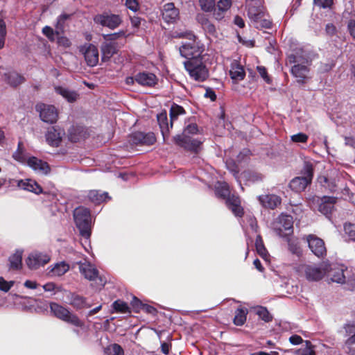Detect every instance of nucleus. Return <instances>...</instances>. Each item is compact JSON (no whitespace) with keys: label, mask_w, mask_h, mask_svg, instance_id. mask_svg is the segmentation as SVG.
I'll use <instances>...</instances> for the list:
<instances>
[{"label":"nucleus","mask_w":355,"mask_h":355,"mask_svg":"<svg viewBox=\"0 0 355 355\" xmlns=\"http://www.w3.org/2000/svg\"><path fill=\"white\" fill-rule=\"evenodd\" d=\"M325 269L327 282L342 284L349 291L355 289V268L343 264L326 263Z\"/></svg>","instance_id":"nucleus-1"},{"label":"nucleus","mask_w":355,"mask_h":355,"mask_svg":"<svg viewBox=\"0 0 355 355\" xmlns=\"http://www.w3.org/2000/svg\"><path fill=\"white\" fill-rule=\"evenodd\" d=\"M289 60L295 64L291 69L292 75L297 79L298 83L304 84L309 78V73L308 65L310 58L308 53L300 48L293 51L289 55Z\"/></svg>","instance_id":"nucleus-2"},{"label":"nucleus","mask_w":355,"mask_h":355,"mask_svg":"<svg viewBox=\"0 0 355 355\" xmlns=\"http://www.w3.org/2000/svg\"><path fill=\"white\" fill-rule=\"evenodd\" d=\"M175 37H186L189 40L183 43L180 47V53L182 57L187 58V60L200 58V56L203 51V49L199 42L196 41V36L193 33L182 32L177 33Z\"/></svg>","instance_id":"nucleus-3"},{"label":"nucleus","mask_w":355,"mask_h":355,"mask_svg":"<svg viewBox=\"0 0 355 355\" xmlns=\"http://www.w3.org/2000/svg\"><path fill=\"white\" fill-rule=\"evenodd\" d=\"M215 193L217 197L226 200L227 206L236 216H243V209L240 205V199L236 196H230V188L226 182H217L215 185Z\"/></svg>","instance_id":"nucleus-4"},{"label":"nucleus","mask_w":355,"mask_h":355,"mask_svg":"<svg viewBox=\"0 0 355 355\" xmlns=\"http://www.w3.org/2000/svg\"><path fill=\"white\" fill-rule=\"evenodd\" d=\"M73 218L81 236L89 239L91 234V216L89 209L83 207H77L73 211Z\"/></svg>","instance_id":"nucleus-5"},{"label":"nucleus","mask_w":355,"mask_h":355,"mask_svg":"<svg viewBox=\"0 0 355 355\" xmlns=\"http://www.w3.org/2000/svg\"><path fill=\"white\" fill-rule=\"evenodd\" d=\"M184 65L190 77L196 81L202 82L209 76V71L201 58L186 60Z\"/></svg>","instance_id":"nucleus-6"},{"label":"nucleus","mask_w":355,"mask_h":355,"mask_svg":"<svg viewBox=\"0 0 355 355\" xmlns=\"http://www.w3.org/2000/svg\"><path fill=\"white\" fill-rule=\"evenodd\" d=\"M50 309L56 318L75 327H84V322L76 315L71 313L67 308L55 302H52L50 304Z\"/></svg>","instance_id":"nucleus-7"},{"label":"nucleus","mask_w":355,"mask_h":355,"mask_svg":"<svg viewBox=\"0 0 355 355\" xmlns=\"http://www.w3.org/2000/svg\"><path fill=\"white\" fill-rule=\"evenodd\" d=\"M293 219L291 215L282 214L272 223V227L280 237H287L293 232Z\"/></svg>","instance_id":"nucleus-8"},{"label":"nucleus","mask_w":355,"mask_h":355,"mask_svg":"<svg viewBox=\"0 0 355 355\" xmlns=\"http://www.w3.org/2000/svg\"><path fill=\"white\" fill-rule=\"evenodd\" d=\"M303 239L308 243L312 253L318 258H323L327 254V249L324 241L314 234L304 236Z\"/></svg>","instance_id":"nucleus-9"},{"label":"nucleus","mask_w":355,"mask_h":355,"mask_svg":"<svg viewBox=\"0 0 355 355\" xmlns=\"http://www.w3.org/2000/svg\"><path fill=\"white\" fill-rule=\"evenodd\" d=\"M95 23L110 29L117 28L122 22V18L119 15L110 12H104L94 17Z\"/></svg>","instance_id":"nucleus-10"},{"label":"nucleus","mask_w":355,"mask_h":355,"mask_svg":"<svg viewBox=\"0 0 355 355\" xmlns=\"http://www.w3.org/2000/svg\"><path fill=\"white\" fill-rule=\"evenodd\" d=\"M175 143L191 153H198L202 146V141L193 137H181L178 135L173 138Z\"/></svg>","instance_id":"nucleus-11"},{"label":"nucleus","mask_w":355,"mask_h":355,"mask_svg":"<svg viewBox=\"0 0 355 355\" xmlns=\"http://www.w3.org/2000/svg\"><path fill=\"white\" fill-rule=\"evenodd\" d=\"M50 260L51 257L48 254L33 252L26 259V263L29 269L37 270L46 265Z\"/></svg>","instance_id":"nucleus-12"},{"label":"nucleus","mask_w":355,"mask_h":355,"mask_svg":"<svg viewBox=\"0 0 355 355\" xmlns=\"http://www.w3.org/2000/svg\"><path fill=\"white\" fill-rule=\"evenodd\" d=\"M79 271L84 277L89 281H99L100 286H104L105 281L99 276L98 270L89 262H80Z\"/></svg>","instance_id":"nucleus-13"},{"label":"nucleus","mask_w":355,"mask_h":355,"mask_svg":"<svg viewBox=\"0 0 355 355\" xmlns=\"http://www.w3.org/2000/svg\"><path fill=\"white\" fill-rule=\"evenodd\" d=\"M326 263H322L319 266L307 265L304 267V274L309 281L317 282L325 277Z\"/></svg>","instance_id":"nucleus-14"},{"label":"nucleus","mask_w":355,"mask_h":355,"mask_svg":"<svg viewBox=\"0 0 355 355\" xmlns=\"http://www.w3.org/2000/svg\"><path fill=\"white\" fill-rule=\"evenodd\" d=\"M129 141L132 144L137 146H150L155 142L156 138L154 133L150 132H136L130 136Z\"/></svg>","instance_id":"nucleus-15"},{"label":"nucleus","mask_w":355,"mask_h":355,"mask_svg":"<svg viewBox=\"0 0 355 355\" xmlns=\"http://www.w3.org/2000/svg\"><path fill=\"white\" fill-rule=\"evenodd\" d=\"M41 119L48 123H53L58 119V112L53 105L40 104L36 106Z\"/></svg>","instance_id":"nucleus-16"},{"label":"nucleus","mask_w":355,"mask_h":355,"mask_svg":"<svg viewBox=\"0 0 355 355\" xmlns=\"http://www.w3.org/2000/svg\"><path fill=\"white\" fill-rule=\"evenodd\" d=\"M135 82L143 87H153L158 83V78L153 73L144 71L135 74Z\"/></svg>","instance_id":"nucleus-17"},{"label":"nucleus","mask_w":355,"mask_h":355,"mask_svg":"<svg viewBox=\"0 0 355 355\" xmlns=\"http://www.w3.org/2000/svg\"><path fill=\"white\" fill-rule=\"evenodd\" d=\"M26 165L36 173L40 175H46L50 172V166L48 163L34 156L28 158Z\"/></svg>","instance_id":"nucleus-18"},{"label":"nucleus","mask_w":355,"mask_h":355,"mask_svg":"<svg viewBox=\"0 0 355 355\" xmlns=\"http://www.w3.org/2000/svg\"><path fill=\"white\" fill-rule=\"evenodd\" d=\"M64 135V132L60 128L51 127L46 134V139L51 146L58 147L60 144Z\"/></svg>","instance_id":"nucleus-19"},{"label":"nucleus","mask_w":355,"mask_h":355,"mask_svg":"<svg viewBox=\"0 0 355 355\" xmlns=\"http://www.w3.org/2000/svg\"><path fill=\"white\" fill-rule=\"evenodd\" d=\"M17 187L23 190L32 192L35 194L44 193L41 186L34 180L25 179L17 181Z\"/></svg>","instance_id":"nucleus-20"},{"label":"nucleus","mask_w":355,"mask_h":355,"mask_svg":"<svg viewBox=\"0 0 355 355\" xmlns=\"http://www.w3.org/2000/svg\"><path fill=\"white\" fill-rule=\"evenodd\" d=\"M179 16V10L173 3H168L164 6L162 10V18L166 23H173Z\"/></svg>","instance_id":"nucleus-21"},{"label":"nucleus","mask_w":355,"mask_h":355,"mask_svg":"<svg viewBox=\"0 0 355 355\" xmlns=\"http://www.w3.org/2000/svg\"><path fill=\"white\" fill-rule=\"evenodd\" d=\"M83 54L87 64L90 67L96 66L98 62V51L96 46L89 44L85 50Z\"/></svg>","instance_id":"nucleus-22"},{"label":"nucleus","mask_w":355,"mask_h":355,"mask_svg":"<svg viewBox=\"0 0 355 355\" xmlns=\"http://www.w3.org/2000/svg\"><path fill=\"white\" fill-rule=\"evenodd\" d=\"M260 203L265 207L275 209L281 204L282 199L275 194L261 195L258 197Z\"/></svg>","instance_id":"nucleus-23"},{"label":"nucleus","mask_w":355,"mask_h":355,"mask_svg":"<svg viewBox=\"0 0 355 355\" xmlns=\"http://www.w3.org/2000/svg\"><path fill=\"white\" fill-rule=\"evenodd\" d=\"M337 198L335 197L324 196L321 199V202L319 205V211L322 214L325 215L327 218L334 209V205L336 202Z\"/></svg>","instance_id":"nucleus-24"},{"label":"nucleus","mask_w":355,"mask_h":355,"mask_svg":"<svg viewBox=\"0 0 355 355\" xmlns=\"http://www.w3.org/2000/svg\"><path fill=\"white\" fill-rule=\"evenodd\" d=\"M230 75L232 80L237 83L244 79L245 72L243 66L234 60L231 64Z\"/></svg>","instance_id":"nucleus-25"},{"label":"nucleus","mask_w":355,"mask_h":355,"mask_svg":"<svg viewBox=\"0 0 355 355\" xmlns=\"http://www.w3.org/2000/svg\"><path fill=\"white\" fill-rule=\"evenodd\" d=\"M248 15L251 21H259V19L264 17V12L261 4H247Z\"/></svg>","instance_id":"nucleus-26"},{"label":"nucleus","mask_w":355,"mask_h":355,"mask_svg":"<svg viewBox=\"0 0 355 355\" xmlns=\"http://www.w3.org/2000/svg\"><path fill=\"white\" fill-rule=\"evenodd\" d=\"M311 182L309 178L296 177L290 182L289 187L295 192L299 193L303 191Z\"/></svg>","instance_id":"nucleus-27"},{"label":"nucleus","mask_w":355,"mask_h":355,"mask_svg":"<svg viewBox=\"0 0 355 355\" xmlns=\"http://www.w3.org/2000/svg\"><path fill=\"white\" fill-rule=\"evenodd\" d=\"M5 82L10 86L15 87L24 81V78L15 71H9L3 74Z\"/></svg>","instance_id":"nucleus-28"},{"label":"nucleus","mask_w":355,"mask_h":355,"mask_svg":"<svg viewBox=\"0 0 355 355\" xmlns=\"http://www.w3.org/2000/svg\"><path fill=\"white\" fill-rule=\"evenodd\" d=\"M157 119L163 138L165 140L168 136L170 128H172L168 123L166 112H162L157 114Z\"/></svg>","instance_id":"nucleus-29"},{"label":"nucleus","mask_w":355,"mask_h":355,"mask_svg":"<svg viewBox=\"0 0 355 355\" xmlns=\"http://www.w3.org/2000/svg\"><path fill=\"white\" fill-rule=\"evenodd\" d=\"M55 90L57 94L62 96L69 103L75 102L79 96L78 94L76 91L71 90L64 87H62V86L55 87Z\"/></svg>","instance_id":"nucleus-30"},{"label":"nucleus","mask_w":355,"mask_h":355,"mask_svg":"<svg viewBox=\"0 0 355 355\" xmlns=\"http://www.w3.org/2000/svg\"><path fill=\"white\" fill-rule=\"evenodd\" d=\"M48 269L50 275L59 277L63 275L69 270V266L65 262H59L53 266L49 267Z\"/></svg>","instance_id":"nucleus-31"},{"label":"nucleus","mask_w":355,"mask_h":355,"mask_svg":"<svg viewBox=\"0 0 355 355\" xmlns=\"http://www.w3.org/2000/svg\"><path fill=\"white\" fill-rule=\"evenodd\" d=\"M23 250H17L16 252L9 257L10 268L19 270L21 267Z\"/></svg>","instance_id":"nucleus-32"},{"label":"nucleus","mask_w":355,"mask_h":355,"mask_svg":"<svg viewBox=\"0 0 355 355\" xmlns=\"http://www.w3.org/2000/svg\"><path fill=\"white\" fill-rule=\"evenodd\" d=\"M70 304L77 309L89 308L92 306L87 302L86 298L78 295H72Z\"/></svg>","instance_id":"nucleus-33"},{"label":"nucleus","mask_w":355,"mask_h":355,"mask_svg":"<svg viewBox=\"0 0 355 355\" xmlns=\"http://www.w3.org/2000/svg\"><path fill=\"white\" fill-rule=\"evenodd\" d=\"M22 142L19 141L18 144L17 150L13 153V158L18 162L26 164L28 161V158L31 156H28L25 150L21 148Z\"/></svg>","instance_id":"nucleus-34"},{"label":"nucleus","mask_w":355,"mask_h":355,"mask_svg":"<svg viewBox=\"0 0 355 355\" xmlns=\"http://www.w3.org/2000/svg\"><path fill=\"white\" fill-rule=\"evenodd\" d=\"M108 193L107 192L100 193L98 191H90L88 193V198L96 204H100L108 198Z\"/></svg>","instance_id":"nucleus-35"},{"label":"nucleus","mask_w":355,"mask_h":355,"mask_svg":"<svg viewBox=\"0 0 355 355\" xmlns=\"http://www.w3.org/2000/svg\"><path fill=\"white\" fill-rule=\"evenodd\" d=\"M248 309L244 307L239 308L235 311L234 323L237 326L243 325L246 321Z\"/></svg>","instance_id":"nucleus-36"},{"label":"nucleus","mask_w":355,"mask_h":355,"mask_svg":"<svg viewBox=\"0 0 355 355\" xmlns=\"http://www.w3.org/2000/svg\"><path fill=\"white\" fill-rule=\"evenodd\" d=\"M184 110L182 106L177 104H173L170 109V118L171 122L170 125L173 127V122L177 119L179 115L184 114Z\"/></svg>","instance_id":"nucleus-37"},{"label":"nucleus","mask_w":355,"mask_h":355,"mask_svg":"<svg viewBox=\"0 0 355 355\" xmlns=\"http://www.w3.org/2000/svg\"><path fill=\"white\" fill-rule=\"evenodd\" d=\"M101 51L103 60L109 59L115 53V46L112 43H104L101 46Z\"/></svg>","instance_id":"nucleus-38"},{"label":"nucleus","mask_w":355,"mask_h":355,"mask_svg":"<svg viewBox=\"0 0 355 355\" xmlns=\"http://www.w3.org/2000/svg\"><path fill=\"white\" fill-rule=\"evenodd\" d=\"M112 308L116 313H130V307L128 304L122 300H118L113 302Z\"/></svg>","instance_id":"nucleus-39"},{"label":"nucleus","mask_w":355,"mask_h":355,"mask_svg":"<svg viewBox=\"0 0 355 355\" xmlns=\"http://www.w3.org/2000/svg\"><path fill=\"white\" fill-rule=\"evenodd\" d=\"M302 173L303 175V177L309 178V180L311 182L313 176V165L311 162L305 161L304 162Z\"/></svg>","instance_id":"nucleus-40"},{"label":"nucleus","mask_w":355,"mask_h":355,"mask_svg":"<svg viewBox=\"0 0 355 355\" xmlns=\"http://www.w3.org/2000/svg\"><path fill=\"white\" fill-rule=\"evenodd\" d=\"M243 177L246 179L247 181L252 183L261 182L263 178L262 174L254 171L245 172L243 173Z\"/></svg>","instance_id":"nucleus-41"},{"label":"nucleus","mask_w":355,"mask_h":355,"mask_svg":"<svg viewBox=\"0 0 355 355\" xmlns=\"http://www.w3.org/2000/svg\"><path fill=\"white\" fill-rule=\"evenodd\" d=\"M105 352L107 355H124L123 348L116 343L107 346L105 349Z\"/></svg>","instance_id":"nucleus-42"},{"label":"nucleus","mask_w":355,"mask_h":355,"mask_svg":"<svg viewBox=\"0 0 355 355\" xmlns=\"http://www.w3.org/2000/svg\"><path fill=\"white\" fill-rule=\"evenodd\" d=\"M198 132V125L195 123L188 125L183 130L181 137H193L192 136L196 135Z\"/></svg>","instance_id":"nucleus-43"},{"label":"nucleus","mask_w":355,"mask_h":355,"mask_svg":"<svg viewBox=\"0 0 355 355\" xmlns=\"http://www.w3.org/2000/svg\"><path fill=\"white\" fill-rule=\"evenodd\" d=\"M286 238L290 252L300 256L302 254V250L299 246L298 242L296 240L288 238V236Z\"/></svg>","instance_id":"nucleus-44"},{"label":"nucleus","mask_w":355,"mask_h":355,"mask_svg":"<svg viewBox=\"0 0 355 355\" xmlns=\"http://www.w3.org/2000/svg\"><path fill=\"white\" fill-rule=\"evenodd\" d=\"M255 246L258 254L261 257H265L267 255V250L264 247L263 241L260 235H258L256 238Z\"/></svg>","instance_id":"nucleus-45"},{"label":"nucleus","mask_w":355,"mask_h":355,"mask_svg":"<svg viewBox=\"0 0 355 355\" xmlns=\"http://www.w3.org/2000/svg\"><path fill=\"white\" fill-rule=\"evenodd\" d=\"M199 5L205 12H211L215 7V0H199Z\"/></svg>","instance_id":"nucleus-46"},{"label":"nucleus","mask_w":355,"mask_h":355,"mask_svg":"<svg viewBox=\"0 0 355 355\" xmlns=\"http://www.w3.org/2000/svg\"><path fill=\"white\" fill-rule=\"evenodd\" d=\"M257 314L259 315L260 318H261L265 322H269L272 320V317L269 313L268 311L266 308L263 306H259L257 309L256 311Z\"/></svg>","instance_id":"nucleus-47"},{"label":"nucleus","mask_w":355,"mask_h":355,"mask_svg":"<svg viewBox=\"0 0 355 355\" xmlns=\"http://www.w3.org/2000/svg\"><path fill=\"white\" fill-rule=\"evenodd\" d=\"M345 234L349 239L355 241V224H345L344 226Z\"/></svg>","instance_id":"nucleus-48"},{"label":"nucleus","mask_w":355,"mask_h":355,"mask_svg":"<svg viewBox=\"0 0 355 355\" xmlns=\"http://www.w3.org/2000/svg\"><path fill=\"white\" fill-rule=\"evenodd\" d=\"M313 3L320 8H331L334 4V0H313Z\"/></svg>","instance_id":"nucleus-49"},{"label":"nucleus","mask_w":355,"mask_h":355,"mask_svg":"<svg viewBox=\"0 0 355 355\" xmlns=\"http://www.w3.org/2000/svg\"><path fill=\"white\" fill-rule=\"evenodd\" d=\"M334 66L335 62L333 60H328L326 62H321L319 67V71L321 73H326L331 70Z\"/></svg>","instance_id":"nucleus-50"},{"label":"nucleus","mask_w":355,"mask_h":355,"mask_svg":"<svg viewBox=\"0 0 355 355\" xmlns=\"http://www.w3.org/2000/svg\"><path fill=\"white\" fill-rule=\"evenodd\" d=\"M6 35V24L3 19H0V49H2L4 46Z\"/></svg>","instance_id":"nucleus-51"},{"label":"nucleus","mask_w":355,"mask_h":355,"mask_svg":"<svg viewBox=\"0 0 355 355\" xmlns=\"http://www.w3.org/2000/svg\"><path fill=\"white\" fill-rule=\"evenodd\" d=\"M254 24V26L257 28H270L272 25V22L266 19H264L263 17L259 19V21H252Z\"/></svg>","instance_id":"nucleus-52"},{"label":"nucleus","mask_w":355,"mask_h":355,"mask_svg":"<svg viewBox=\"0 0 355 355\" xmlns=\"http://www.w3.org/2000/svg\"><path fill=\"white\" fill-rule=\"evenodd\" d=\"M14 282H8L3 277H0V290L3 292H8L13 286Z\"/></svg>","instance_id":"nucleus-53"},{"label":"nucleus","mask_w":355,"mask_h":355,"mask_svg":"<svg viewBox=\"0 0 355 355\" xmlns=\"http://www.w3.org/2000/svg\"><path fill=\"white\" fill-rule=\"evenodd\" d=\"M291 140L296 143H306L308 140V136L302 132H300L291 136Z\"/></svg>","instance_id":"nucleus-54"},{"label":"nucleus","mask_w":355,"mask_h":355,"mask_svg":"<svg viewBox=\"0 0 355 355\" xmlns=\"http://www.w3.org/2000/svg\"><path fill=\"white\" fill-rule=\"evenodd\" d=\"M232 6L231 0H220L217 3V8L227 12Z\"/></svg>","instance_id":"nucleus-55"},{"label":"nucleus","mask_w":355,"mask_h":355,"mask_svg":"<svg viewBox=\"0 0 355 355\" xmlns=\"http://www.w3.org/2000/svg\"><path fill=\"white\" fill-rule=\"evenodd\" d=\"M306 347L298 350V355H315L314 351L309 345L310 342L306 341Z\"/></svg>","instance_id":"nucleus-56"},{"label":"nucleus","mask_w":355,"mask_h":355,"mask_svg":"<svg viewBox=\"0 0 355 355\" xmlns=\"http://www.w3.org/2000/svg\"><path fill=\"white\" fill-rule=\"evenodd\" d=\"M42 33L46 35L51 41L55 40V33L52 28L46 26L42 28Z\"/></svg>","instance_id":"nucleus-57"},{"label":"nucleus","mask_w":355,"mask_h":355,"mask_svg":"<svg viewBox=\"0 0 355 355\" xmlns=\"http://www.w3.org/2000/svg\"><path fill=\"white\" fill-rule=\"evenodd\" d=\"M202 28L207 34L211 36H215L216 34V27L211 21L208 22Z\"/></svg>","instance_id":"nucleus-58"},{"label":"nucleus","mask_w":355,"mask_h":355,"mask_svg":"<svg viewBox=\"0 0 355 355\" xmlns=\"http://www.w3.org/2000/svg\"><path fill=\"white\" fill-rule=\"evenodd\" d=\"M196 20L198 22V24L201 25L202 28H203L205 26L207 25V24H208V22L210 21L208 17L203 13L198 14L196 16Z\"/></svg>","instance_id":"nucleus-59"},{"label":"nucleus","mask_w":355,"mask_h":355,"mask_svg":"<svg viewBox=\"0 0 355 355\" xmlns=\"http://www.w3.org/2000/svg\"><path fill=\"white\" fill-rule=\"evenodd\" d=\"M257 71L259 72V75L263 78V79L267 83H270V78L268 76L266 69L263 66H258L257 67Z\"/></svg>","instance_id":"nucleus-60"},{"label":"nucleus","mask_w":355,"mask_h":355,"mask_svg":"<svg viewBox=\"0 0 355 355\" xmlns=\"http://www.w3.org/2000/svg\"><path fill=\"white\" fill-rule=\"evenodd\" d=\"M226 166L227 169L231 171L234 176L239 173V170L236 164L232 160L226 161Z\"/></svg>","instance_id":"nucleus-61"},{"label":"nucleus","mask_w":355,"mask_h":355,"mask_svg":"<svg viewBox=\"0 0 355 355\" xmlns=\"http://www.w3.org/2000/svg\"><path fill=\"white\" fill-rule=\"evenodd\" d=\"M125 6L132 11H137L139 8V4L136 0H125Z\"/></svg>","instance_id":"nucleus-62"},{"label":"nucleus","mask_w":355,"mask_h":355,"mask_svg":"<svg viewBox=\"0 0 355 355\" xmlns=\"http://www.w3.org/2000/svg\"><path fill=\"white\" fill-rule=\"evenodd\" d=\"M345 331L347 335L355 334V322H347L344 326Z\"/></svg>","instance_id":"nucleus-63"},{"label":"nucleus","mask_w":355,"mask_h":355,"mask_svg":"<svg viewBox=\"0 0 355 355\" xmlns=\"http://www.w3.org/2000/svg\"><path fill=\"white\" fill-rule=\"evenodd\" d=\"M347 28H348V30L349 31L350 35L355 40V21L354 20H350L348 22Z\"/></svg>","instance_id":"nucleus-64"}]
</instances>
